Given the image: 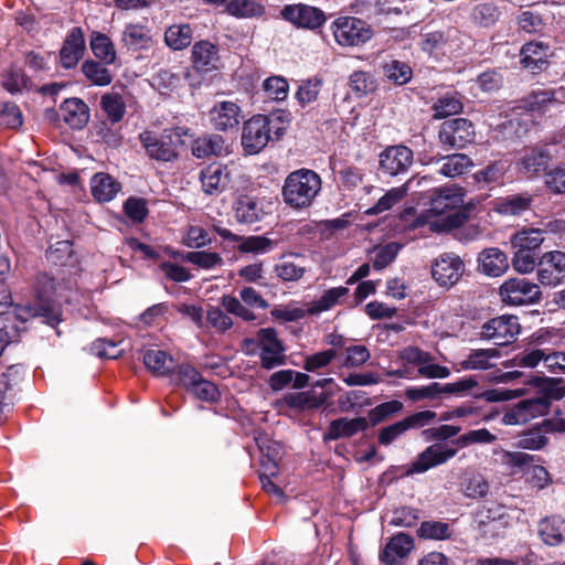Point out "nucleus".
<instances>
[{"label": "nucleus", "instance_id": "1", "mask_svg": "<svg viewBox=\"0 0 565 565\" xmlns=\"http://www.w3.org/2000/svg\"><path fill=\"white\" fill-rule=\"evenodd\" d=\"M463 204V194L460 188L444 186L433 191L429 209L418 217L419 224H426L429 230L446 233L461 226L465 216L458 211Z\"/></svg>", "mask_w": 565, "mask_h": 565}, {"label": "nucleus", "instance_id": "2", "mask_svg": "<svg viewBox=\"0 0 565 565\" xmlns=\"http://www.w3.org/2000/svg\"><path fill=\"white\" fill-rule=\"evenodd\" d=\"M320 190L319 174L309 169H299L287 175L281 195L287 205L301 210L312 204Z\"/></svg>", "mask_w": 565, "mask_h": 565}, {"label": "nucleus", "instance_id": "3", "mask_svg": "<svg viewBox=\"0 0 565 565\" xmlns=\"http://www.w3.org/2000/svg\"><path fill=\"white\" fill-rule=\"evenodd\" d=\"M401 359L409 365L416 366L414 370L408 365L393 371L391 374L402 379H447L450 370L447 366L434 362V356L416 347H406L399 353Z\"/></svg>", "mask_w": 565, "mask_h": 565}, {"label": "nucleus", "instance_id": "4", "mask_svg": "<svg viewBox=\"0 0 565 565\" xmlns=\"http://www.w3.org/2000/svg\"><path fill=\"white\" fill-rule=\"evenodd\" d=\"M183 134L181 128L166 129L161 135L145 131L139 139L151 159L169 162L178 158V145L181 143Z\"/></svg>", "mask_w": 565, "mask_h": 565}, {"label": "nucleus", "instance_id": "5", "mask_svg": "<svg viewBox=\"0 0 565 565\" xmlns=\"http://www.w3.org/2000/svg\"><path fill=\"white\" fill-rule=\"evenodd\" d=\"M257 446L262 452L259 480L263 489L275 497L279 502H284L286 495L274 479L278 477L279 468L277 456L279 455V445L264 437L256 438Z\"/></svg>", "mask_w": 565, "mask_h": 565}, {"label": "nucleus", "instance_id": "6", "mask_svg": "<svg viewBox=\"0 0 565 565\" xmlns=\"http://www.w3.org/2000/svg\"><path fill=\"white\" fill-rule=\"evenodd\" d=\"M334 41L342 47L362 46L373 36L371 25L356 17L337 18L330 25Z\"/></svg>", "mask_w": 565, "mask_h": 565}, {"label": "nucleus", "instance_id": "7", "mask_svg": "<svg viewBox=\"0 0 565 565\" xmlns=\"http://www.w3.org/2000/svg\"><path fill=\"white\" fill-rule=\"evenodd\" d=\"M499 296L505 305H533L541 300L542 292L537 284L524 277L507 279L499 288Z\"/></svg>", "mask_w": 565, "mask_h": 565}, {"label": "nucleus", "instance_id": "8", "mask_svg": "<svg viewBox=\"0 0 565 565\" xmlns=\"http://www.w3.org/2000/svg\"><path fill=\"white\" fill-rule=\"evenodd\" d=\"M519 319L512 315H502L486 321L478 335L483 341H491L495 345H508L513 342L520 333Z\"/></svg>", "mask_w": 565, "mask_h": 565}, {"label": "nucleus", "instance_id": "9", "mask_svg": "<svg viewBox=\"0 0 565 565\" xmlns=\"http://www.w3.org/2000/svg\"><path fill=\"white\" fill-rule=\"evenodd\" d=\"M466 265L461 257L452 252L438 255L430 265L434 281L441 288L454 287L462 277Z\"/></svg>", "mask_w": 565, "mask_h": 565}, {"label": "nucleus", "instance_id": "10", "mask_svg": "<svg viewBox=\"0 0 565 565\" xmlns=\"http://www.w3.org/2000/svg\"><path fill=\"white\" fill-rule=\"evenodd\" d=\"M39 305L30 312L32 317L43 318V322L54 327L61 321L60 297L56 291L54 279L44 276L38 280L36 287Z\"/></svg>", "mask_w": 565, "mask_h": 565}, {"label": "nucleus", "instance_id": "11", "mask_svg": "<svg viewBox=\"0 0 565 565\" xmlns=\"http://www.w3.org/2000/svg\"><path fill=\"white\" fill-rule=\"evenodd\" d=\"M534 460L535 457L533 455L522 451H507L503 455L505 465L516 469L515 472L527 473L530 484L541 490L552 482V478L544 467L533 465Z\"/></svg>", "mask_w": 565, "mask_h": 565}, {"label": "nucleus", "instance_id": "12", "mask_svg": "<svg viewBox=\"0 0 565 565\" xmlns=\"http://www.w3.org/2000/svg\"><path fill=\"white\" fill-rule=\"evenodd\" d=\"M556 334L550 330L541 329L532 335V343L536 348H527L518 353L512 360L504 363L505 367L520 366L533 369L542 364L544 367V360L546 358L547 345L553 344V339Z\"/></svg>", "mask_w": 565, "mask_h": 565}, {"label": "nucleus", "instance_id": "13", "mask_svg": "<svg viewBox=\"0 0 565 565\" xmlns=\"http://www.w3.org/2000/svg\"><path fill=\"white\" fill-rule=\"evenodd\" d=\"M270 119L264 115L253 116L248 119L242 131V146L248 154L262 151L270 140Z\"/></svg>", "mask_w": 565, "mask_h": 565}, {"label": "nucleus", "instance_id": "14", "mask_svg": "<svg viewBox=\"0 0 565 565\" xmlns=\"http://www.w3.org/2000/svg\"><path fill=\"white\" fill-rule=\"evenodd\" d=\"M476 137L473 124L467 118H454L441 124L439 141L451 149H463Z\"/></svg>", "mask_w": 565, "mask_h": 565}, {"label": "nucleus", "instance_id": "15", "mask_svg": "<svg viewBox=\"0 0 565 565\" xmlns=\"http://www.w3.org/2000/svg\"><path fill=\"white\" fill-rule=\"evenodd\" d=\"M256 341L260 349L262 366L271 370L285 363V347L274 328L259 329Z\"/></svg>", "mask_w": 565, "mask_h": 565}, {"label": "nucleus", "instance_id": "16", "mask_svg": "<svg viewBox=\"0 0 565 565\" xmlns=\"http://www.w3.org/2000/svg\"><path fill=\"white\" fill-rule=\"evenodd\" d=\"M537 279L541 285L555 287L565 278V253L550 250L544 253L537 262Z\"/></svg>", "mask_w": 565, "mask_h": 565}, {"label": "nucleus", "instance_id": "17", "mask_svg": "<svg viewBox=\"0 0 565 565\" xmlns=\"http://www.w3.org/2000/svg\"><path fill=\"white\" fill-rule=\"evenodd\" d=\"M457 454L455 448L446 444L435 443L422 451L411 463L407 473H423L427 470L444 465Z\"/></svg>", "mask_w": 565, "mask_h": 565}, {"label": "nucleus", "instance_id": "18", "mask_svg": "<svg viewBox=\"0 0 565 565\" xmlns=\"http://www.w3.org/2000/svg\"><path fill=\"white\" fill-rule=\"evenodd\" d=\"M281 17L297 28L316 30L326 22L324 12L307 4H288L281 9Z\"/></svg>", "mask_w": 565, "mask_h": 565}, {"label": "nucleus", "instance_id": "19", "mask_svg": "<svg viewBox=\"0 0 565 565\" xmlns=\"http://www.w3.org/2000/svg\"><path fill=\"white\" fill-rule=\"evenodd\" d=\"M413 151L406 146H392L380 154V169L383 173L395 177L408 171L413 164Z\"/></svg>", "mask_w": 565, "mask_h": 565}, {"label": "nucleus", "instance_id": "20", "mask_svg": "<svg viewBox=\"0 0 565 565\" xmlns=\"http://www.w3.org/2000/svg\"><path fill=\"white\" fill-rule=\"evenodd\" d=\"M429 181L430 179L426 175L412 177L401 186L390 189L382 198L379 199L375 205L366 211V214L377 215L391 210L398 202H401L409 191L420 188L424 185V183Z\"/></svg>", "mask_w": 565, "mask_h": 565}, {"label": "nucleus", "instance_id": "21", "mask_svg": "<svg viewBox=\"0 0 565 565\" xmlns=\"http://www.w3.org/2000/svg\"><path fill=\"white\" fill-rule=\"evenodd\" d=\"M414 548V539L406 533H398L390 539L380 553V559L385 565H402L403 561Z\"/></svg>", "mask_w": 565, "mask_h": 565}, {"label": "nucleus", "instance_id": "22", "mask_svg": "<svg viewBox=\"0 0 565 565\" xmlns=\"http://www.w3.org/2000/svg\"><path fill=\"white\" fill-rule=\"evenodd\" d=\"M241 120V107L230 100L218 102L210 110V121L214 129L227 131L238 126Z\"/></svg>", "mask_w": 565, "mask_h": 565}, {"label": "nucleus", "instance_id": "23", "mask_svg": "<svg viewBox=\"0 0 565 565\" xmlns=\"http://www.w3.org/2000/svg\"><path fill=\"white\" fill-rule=\"evenodd\" d=\"M478 270L488 277H500L509 269L508 255L498 247L482 249L477 258Z\"/></svg>", "mask_w": 565, "mask_h": 565}, {"label": "nucleus", "instance_id": "24", "mask_svg": "<svg viewBox=\"0 0 565 565\" xmlns=\"http://www.w3.org/2000/svg\"><path fill=\"white\" fill-rule=\"evenodd\" d=\"M85 51V40L81 28H73L66 35L60 51L61 65L68 70L77 65Z\"/></svg>", "mask_w": 565, "mask_h": 565}, {"label": "nucleus", "instance_id": "25", "mask_svg": "<svg viewBox=\"0 0 565 565\" xmlns=\"http://www.w3.org/2000/svg\"><path fill=\"white\" fill-rule=\"evenodd\" d=\"M142 362L154 376H171L177 370L178 362L164 350L150 348L143 351Z\"/></svg>", "mask_w": 565, "mask_h": 565}, {"label": "nucleus", "instance_id": "26", "mask_svg": "<svg viewBox=\"0 0 565 565\" xmlns=\"http://www.w3.org/2000/svg\"><path fill=\"white\" fill-rule=\"evenodd\" d=\"M200 181L205 194L217 195L226 189L230 173L226 167L213 163L201 170Z\"/></svg>", "mask_w": 565, "mask_h": 565}, {"label": "nucleus", "instance_id": "27", "mask_svg": "<svg viewBox=\"0 0 565 565\" xmlns=\"http://www.w3.org/2000/svg\"><path fill=\"white\" fill-rule=\"evenodd\" d=\"M501 352L495 348L472 349L459 362L465 371H483L497 366Z\"/></svg>", "mask_w": 565, "mask_h": 565}, {"label": "nucleus", "instance_id": "28", "mask_svg": "<svg viewBox=\"0 0 565 565\" xmlns=\"http://www.w3.org/2000/svg\"><path fill=\"white\" fill-rule=\"evenodd\" d=\"M550 46L543 42H529L521 49V64L532 73L546 68Z\"/></svg>", "mask_w": 565, "mask_h": 565}, {"label": "nucleus", "instance_id": "29", "mask_svg": "<svg viewBox=\"0 0 565 565\" xmlns=\"http://www.w3.org/2000/svg\"><path fill=\"white\" fill-rule=\"evenodd\" d=\"M192 62L200 72H211L220 67L217 47L209 41H199L192 47Z\"/></svg>", "mask_w": 565, "mask_h": 565}, {"label": "nucleus", "instance_id": "30", "mask_svg": "<svg viewBox=\"0 0 565 565\" xmlns=\"http://www.w3.org/2000/svg\"><path fill=\"white\" fill-rule=\"evenodd\" d=\"M367 426V420L364 417L338 418L330 423L324 437L331 440L352 437L360 431H364Z\"/></svg>", "mask_w": 565, "mask_h": 565}, {"label": "nucleus", "instance_id": "31", "mask_svg": "<svg viewBox=\"0 0 565 565\" xmlns=\"http://www.w3.org/2000/svg\"><path fill=\"white\" fill-rule=\"evenodd\" d=\"M265 214L264 204L257 198L243 195L235 203V217L239 223H256L260 221Z\"/></svg>", "mask_w": 565, "mask_h": 565}, {"label": "nucleus", "instance_id": "32", "mask_svg": "<svg viewBox=\"0 0 565 565\" xmlns=\"http://www.w3.org/2000/svg\"><path fill=\"white\" fill-rule=\"evenodd\" d=\"M61 113L72 129H82L89 120L88 106L79 98L66 99L61 106Z\"/></svg>", "mask_w": 565, "mask_h": 565}, {"label": "nucleus", "instance_id": "33", "mask_svg": "<svg viewBox=\"0 0 565 565\" xmlns=\"http://www.w3.org/2000/svg\"><path fill=\"white\" fill-rule=\"evenodd\" d=\"M120 189V183L108 173L98 172L90 179L92 194L98 202L111 201L116 198Z\"/></svg>", "mask_w": 565, "mask_h": 565}, {"label": "nucleus", "instance_id": "34", "mask_svg": "<svg viewBox=\"0 0 565 565\" xmlns=\"http://www.w3.org/2000/svg\"><path fill=\"white\" fill-rule=\"evenodd\" d=\"M121 41L128 50H148L152 44L150 30L142 24H127L122 31Z\"/></svg>", "mask_w": 565, "mask_h": 565}, {"label": "nucleus", "instance_id": "35", "mask_svg": "<svg viewBox=\"0 0 565 565\" xmlns=\"http://www.w3.org/2000/svg\"><path fill=\"white\" fill-rule=\"evenodd\" d=\"M349 294V288L344 286L329 288L323 294L308 303V311L310 316H318L324 311L331 310Z\"/></svg>", "mask_w": 565, "mask_h": 565}, {"label": "nucleus", "instance_id": "36", "mask_svg": "<svg viewBox=\"0 0 565 565\" xmlns=\"http://www.w3.org/2000/svg\"><path fill=\"white\" fill-rule=\"evenodd\" d=\"M539 533L543 542L550 546H557L565 541V519L550 516L539 524Z\"/></svg>", "mask_w": 565, "mask_h": 565}, {"label": "nucleus", "instance_id": "37", "mask_svg": "<svg viewBox=\"0 0 565 565\" xmlns=\"http://www.w3.org/2000/svg\"><path fill=\"white\" fill-rule=\"evenodd\" d=\"M324 403V398L317 396L315 392L288 393L278 401L280 409L289 407L297 411L313 409L320 407Z\"/></svg>", "mask_w": 565, "mask_h": 565}, {"label": "nucleus", "instance_id": "38", "mask_svg": "<svg viewBox=\"0 0 565 565\" xmlns=\"http://www.w3.org/2000/svg\"><path fill=\"white\" fill-rule=\"evenodd\" d=\"M546 231L536 227H523L516 231L510 238L513 248L534 252L545 241Z\"/></svg>", "mask_w": 565, "mask_h": 565}, {"label": "nucleus", "instance_id": "39", "mask_svg": "<svg viewBox=\"0 0 565 565\" xmlns=\"http://www.w3.org/2000/svg\"><path fill=\"white\" fill-rule=\"evenodd\" d=\"M18 319H21V323L26 321V318L22 317L21 313L14 315L0 310V354L6 345L18 341L20 333V327L17 324Z\"/></svg>", "mask_w": 565, "mask_h": 565}, {"label": "nucleus", "instance_id": "40", "mask_svg": "<svg viewBox=\"0 0 565 565\" xmlns=\"http://www.w3.org/2000/svg\"><path fill=\"white\" fill-rule=\"evenodd\" d=\"M93 54L106 65L114 64L117 53L109 36L100 32H93L89 41Z\"/></svg>", "mask_w": 565, "mask_h": 565}, {"label": "nucleus", "instance_id": "41", "mask_svg": "<svg viewBox=\"0 0 565 565\" xmlns=\"http://www.w3.org/2000/svg\"><path fill=\"white\" fill-rule=\"evenodd\" d=\"M193 39V30L189 24H173L164 32V42L173 51L188 47Z\"/></svg>", "mask_w": 565, "mask_h": 565}, {"label": "nucleus", "instance_id": "42", "mask_svg": "<svg viewBox=\"0 0 565 565\" xmlns=\"http://www.w3.org/2000/svg\"><path fill=\"white\" fill-rule=\"evenodd\" d=\"M552 156L546 148L533 149L526 153L521 161V169L526 174H537L547 171L548 162Z\"/></svg>", "mask_w": 565, "mask_h": 565}, {"label": "nucleus", "instance_id": "43", "mask_svg": "<svg viewBox=\"0 0 565 565\" xmlns=\"http://www.w3.org/2000/svg\"><path fill=\"white\" fill-rule=\"evenodd\" d=\"M275 273L284 281H296L300 279L306 267L301 264L299 257L285 256L275 265Z\"/></svg>", "mask_w": 565, "mask_h": 565}, {"label": "nucleus", "instance_id": "44", "mask_svg": "<svg viewBox=\"0 0 565 565\" xmlns=\"http://www.w3.org/2000/svg\"><path fill=\"white\" fill-rule=\"evenodd\" d=\"M472 166L473 162L467 154L454 153L443 158L439 173L448 178H456L467 172Z\"/></svg>", "mask_w": 565, "mask_h": 565}, {"label": "nucleus", "instance_id": "45", "mask_svg": "<svg viewBox=\"0 0 565 565\" xmlns=\"http://www.w3.org/2000/svg\"><path fill=\"white\" fill-rule=\"evenodd\" d=\"M532 196L527 194H512L495 203V211L504 215H519L529 210Z\"/></svg>", "mask_w": 565, "mask_h": 565}, {"label": "nucleus", "instance_id": "46", "mask_svg": "<svg viewBox=\"0 0 565 565\" xmlns=\"http://www.w3.org/2000/svg\"><path fill=\"white\" fill-rule=\"evenodd\" d=\"M226 12L241 19L257 18L265 13V7L256 0H232L226 3Z\"/></svg>", "mask_w": 565, "mask_h": 565}, {"label": "nucleus", "instance_id": "47", "mask_svg": "<svg viewBox=\"0 0 565 565\" xmlns=\"http://www.w3.org/2000/svg\"><path fill=\"white\" fill-rule=\"evenodd\" d=\"M456 31H448L447 34L440 31L428 32L422 35L420 46L423 51L433 54V53H443L447 52L449 46L448 41L451 36V33Z\"/></svg>", "mask_w": 565, "mask_h": 565}, {"label": "nucleus", "instance_id": "48", "mask_svg": "<svg viewBox=\"0 0 565 565\" xmlns=\"http://www.w3.org/2000/svg\"><path fill=\"white\" fill-rule=\"evenodd\" d=\"M82 72L92 84L97 86H107L113 79L110 72L96 61H85L82 64Z\"/></svg>", "mask_w": 565, "mask_h": 565}, {"label": "nucleus", "instance_id": "49", "mask_svg": "<svg viewBox=\"0 0 565 565\" xmlns=\"http://www.w3.org/2000/svg\"><path fill=\"white\" fill-rule=\"evenodd\" d=\"M100 106L111 122H118L125 115L126 106L121 96L117 93L102 96Z\"/></svg>", "mask_w": 565, "mask_h": 565}, {"label": "nucleus", "instance_id": "50", "mask_svg": "<svg viewBox=\"0 0 565 565\" xmlns=\"http://www.w3.org/2000/svg\"><path fill=\"white\" fill-rule=\"evenodd\" d=\"M417 535L424 540H447L451 536V531L448 523L424 521L417 530Z\"/></svg>", "mask_w": 565, "mask_h": 565}, {"label": "nucleus", "instance_id": "51", "mask_svg": "<svg viewBox=\"0 0 565 565\" xmlns=\"http://www.w3.org/2000/svg\"><path fill=\"white\" fill-rule=\"evenodd\" d=\"M441 395V384L438 382H433L428 385L412 386L405 391L406 398L412 402L435 401L440 398Z\"/></svg>", "mask_w": 565, "mask_h": 565}, {"label": "nucleus", "instance_id": "52", "mask_svg": "<svg viewBox=\"0 0 565 565\" xmlns=\"http://www.w3.org/2000/svg\"><path fill=\"white\" fill-rule=\"evenodd\" d=\"M461 487L465 495L471 499H482L489 492V483L479 473H471L465 477Z\"/></svg>", "mask_w": 565, "mask_h": 565}, {"label": "nucleus", "instance_id": "53", "mask_svg": "<svg viewBox=\"0 0 565 565\" xmlns=\"http://www.w3.org/2000/svg\"><path fill=\"white\" fill-rule=\"evenodd\" d=\"M556 92L553 89L534 90L527 99L530 110L545 113L557 104Z\"/></svg>", "mask_w": 565, "mask_h": 565}, {"label": "nucleus", "instance_id": "54", "mask_svg": "<svg viewBox=\"0 0 565 565\" xmlns=\"http://www.w3.org/2000/svg\"><path fill=\"white\" fill-rule=\"evenodd\" d=\"M185 260L205 270L223 265V258L218 253L206 250L190 252L186 254Z\"/></svg>", "mask_w": 565, "mask_h": 565}, {"label": "nucleus", "instance_id": "55", "mask_svg": "<svg viewBox=\"0 0 565 565\" xmlns=\"http://www.w3.org/2000/svg\"><path fill=\"white\" fill-rule=\"evenodd\" d=\"M525 422L546 414L550 403L546 397H532L518 403Z\"/></svg>", "mask_w": 565, "mask_h": 565}, {"label": "nucleus", "instance_id": "56", "mask_svg": "<svg viewBox=\"0 0 565 565\" xmlns=\"http://www.w3.org/2000/svg\"><path fill=\"white\" fill-rule=\"evenodd\" d=\"M238 249L242 253L265 254L270 252L275 246L271 239L264 236H238Z\"/></svg>", "mask_w": 565, "mask_h": 565}, {"label": "nucleus", "instance_id": "57", "mask_svg": "<svg viewBox=\"0 0 565 565\" xmlns=\"http://www.w3.org/2000/svg\"><path fill=\"white\" fill-rule=\"evenodd\" d=\"M419 520V510L411 507H401L392 511L387 519L388 525L398 527L414 526Z\"/></svg>", "mask_w": 565, "mask_h": 565}, {"label": "nucleus", "instance_id": "58", "mask_svg": "<svg viewBox=\"0 0 565 565\" xmlns=\"http://www.w3.org/2000/svg\"><path fill=\"white\" fill-rule=\"evenodd\" d=\"M221 305L227 313L234 315L244 321H254L256 319L254 311L237 297L228 295L223 296L221 298Z\"/></svg>", "mask_w": 565, "mask_h": 565}, {"label": "nucleus", "instance_id": "59", "mask_svg": "<svg viewBox=\"0 0 565 565\" xmlns=\"http://www.w3.org/2000/svg\"><path fill=\"white\" fill-rule=\"evenodd\" d=\"M497 440V436L486 428L469 430L454 441L458 447L463 448L473 444H492Z\"/></svg>", "mask_w": 565, "mask_h": 565}, {"label": "nucleus", "instance_id": "60", "mask_svg": "<svg viewBox=\"0 0 565 565\" xmlns=\"http://www.w3.org/2000/svg\"><path fill=\"white\" fill-rule=\"evenodd\" d=\"M90 352L100 359H117L122 354L124 349L120 348V342L97 339L92 343Z\"/></svg>", "mask_w": 565, "mask_h": 565}, {"label": "nucleus", "instance_id": "61", "mask_svg": "<svg viewBox=\"0 0 565 565\" xmlns=\"http://www.w3.org/2000/svg\"><path fill=\"white\" fill-rule=\"evenodd\" d=\"M515 249L516 250L511 259L513 269L522 275L532 273L537 266L539 259H536L531 250H524L521 248Z\"/></svg>", "mask_w": 565, "mask_h": 565}, {"label": "nucleus", "instance_id": "62", "mask_svg": "<svg viewBox=\"0 0 565 565\" xmlns=\"http://www.w3.org/2000/svg\"><path fill=\"white\" fill-rule=\"evenodd\" d=\"M548 443V438L540 428H533L522 434L518 441L516 447L530 450H540Z\"/></svg>", "mask_w": 565, "mask_h": 565}, {"label": "nucleus", "instance_id": "63", "mask_svg": "<svg viewBox=\"0 0 565 565\" xmlns=\"http://www.w3.org/2000/svg\"><path fill=\"white\" fill-rule=\"evenodd\" d=\"M23 124V116L14 103L7 102L0 106V125L7 128L17 129Z\"/></svg>", "mask_w": 565, "mask_h": 565}, {"label": "nucleus", "instance_id": "64", "mask_svg": "<svg viewBox=\"0 0 565 565\" xmlns=\"http://www.w3.org/2000/svg\"><path fill=\"white\" fill-rule=\"evenodd\" d=\"M499 15L498 7L492 2L480 3L472 9V19L483 26L493 24Z\"/></svg>", "mask_w": 565, "mask_h": 565}]
</instances>
